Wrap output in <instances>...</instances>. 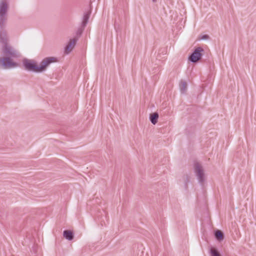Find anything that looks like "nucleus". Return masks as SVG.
Instances as JSON below:
<instances>
[{"label": "nucleus", "mask_w": 256, "mask_h": 256, "mask_svg": "<svg viewBox=\"0 0 256 256\" xmlns=\"http://www.w3.org/2000/svg\"><path fill=\"white\" fill-rule=\"evenodd\" d=\"M2 53L4 56L0 57V66L4 69H10L18 66V64L15 62L20 57L18 50L10 44L2 46Z\"/></svg>", "instance_id": "f257e3e1"}, {"label": "nucleus", "mask_w": 256, "mask_h": 256, "mask_svg": "<svg viewBox=\"0 0 256 256\" xmlns=\"http://www.w3.org/2000/svg\"><path fill=\"white\" fill-rule=\"evenodd\" d=\"M194 172L199 183L202 185L206 180V174L202 166L199 162L194 164Z\"/></svg>", "instance_id": "f03ea898"}, {"label": "nucleus", "mask_w": 256, "mask_h": 256, "mask_svg": "<svg viewBox=\"0 0 256 256\" xmlns=\"http://www.w3.org/2000/svg\"><path fill=\"white\" fill-rule=\"evenodd\" d=\"M8 6L4 0L0 2V26L2 28L7 19Z\"/></svg>", "instance_id": "7ed1b4c3"}, {"label": "nucleus", "mask_w": 256, "mask_h": 256, "mask_svg": "<svg viewBox=\"0 0 256 256\" xmlns=\"http://www.w3.org/2000/svg\"><path fill=\"white\" fill-rule=\"evenodd\" d=\"M22 64L25 70L36 72H39L38 66L36 65L32 60L24 59Z\"/></svg>", "instance_id": "20e7f679"}, {"label": "nucleus", "mask_w": 256, "mask_h": 256, "mask_svg": "<svg viewBox=\"0 0 256 256\" xmlns=\"http://www.w3.org/2000/svg\"><path fill=\"white\" fill-rule=\"evenodd\" d=\"M58 59L54 57H48L42 60L38 66L39 72L44 71L50 64L56 62Z\"/></svg>", "instance_id": "39448f33"}, {"label": "nucleus", "mask_w": 256, "mask_h": 256, "mask_svg": "<svg viewBox=\"0 0 256 256\" xmlns=\"http://www.w3.org/2000/svg\"><path fill=\"white\" fill-rule=\"evenodd\" d=\"M203 50H204L202 48H197L190 55L189 58V60L192 62H198L202 56L201 52Z\"/></svg>", "instance_id": "423d86ee"}, {"label": "nucleus", "mask_w": 256, "mask_h": 256, "mask_svg": "<svg viewBox=\"0 0 256 256\" xmlns=\"http://www.w3.org/2000/svg\"><path fill=\"white\" fill-rule=\"evenodd\" d=\"M78 40L77 38H74L73 39H70L69 42L66 46L65 48V53L66 54H69L73 49L75 44Z\"/></svg>", "instance_id": "0eeeda50"}, {"label": "nucleus", "mask_w": 256, "mask_h": 256, "mask_svg": "<svg viewBox=\"0 0 256 256\" xmlns=\"http://www.w3.org/2000/svg\"><path fill=\"white\" fill-rule=\"evenodd\" d=\"M8 38L6 32L5 30H2L0 32V42L2 46L9 44L8 43Z\"/></svg>", "instance_id": "6e6552de"}, {"label": "nucleus", "mask_w": 256, "mask_h": 256, "mask_svg": "<svg viewBox=\"0 0 256 256\" xmlns=\"http://www.w3.org/2000/svg\"><path fill=\"white\" fill-rule=\"evenodd\" d=\"M209 252L210 256H222L218 249L213 246H210Z\"/></svg>", "instance_id": "1a4fd4ad"}, {"label": "nucleus", "mask_w": 256, "mask_h": 256, "mask_svg": "<svg viewBox=\"0 0 256 256\" xmlns=\"http://www.w3.org/2000/svg\"><path fill=\"white\" fill-rule=\"evenodd\" d=\"M64 236L67 240H71L74 238L72 232L68 230H66L64 232Z\"/></svg>", "instance_id": "9d476101"}, {"label": "nucleus", "mask_w": 256, "mask_h": 256, "mask_svg": "<svg viewBox=\"0 0 256 256\" xmlns=\"http://www.w3.org/2000/svg\"><path fill=\"white\" fill-rule=\"evenodd\" d=\"M214 236L218 241H220L222 240L224 234L220 230H216L214 232Z\"/></svg>", "instance_id": "9b49d317"}, {"label": "nucleus", "mask_w": 256, "mask_h": 256, "mask_svg": "<svg viewBox=\"0 0 256 256\" xmlns=\"http://www.w3.org/2000/svg\"><path fill=\"white\" fill-rule=\"evenodd\" d=\"M180 88L182 93H184L187 89L186 82L182 80L180 84Z\"/></svg>", "instance_id": "f8f14e48"}, {"label": "nucleus", "mask_w": 256, "mask_h": 256, "mask_svg": "<svg viewBox=\"0 0 256 256\" xmlns=\"http://www.w3.org/2000/svg\"><path fill=\"white\" fill-rule=\"evenodd\" d=\"M158 118V114L155 112L150 115V120L151 122L155 124L157 122V120Z\"/></svg>", "instance_id": "ddd939ff"}, {"label": "nucleus", "mask_w": 256, "mask_h": 256, "mask_svg": "<svg viewBox=\"0 0 256 256\" xmlns=\"http://www.w3.org/2000/svg\"><path fill=\"white\" fill-rule=\"evenodd\" d=\"M88 17H89V16H88V14H86L84 16V21H83V24L84 26H85L87 24L88 19Z\"/></svg>", "instance_id": "4468645a"}, {"label": "nucleus", "mask_w": 256, "mask_h": 256, "mask_svg": "<svg viewBox=\"0 0 256 256\" xmlns=\"http://www.w3.org/2000/svg\"><path fill=\"white\" fill-rule=\"evenodd\" d=\"M208 38V35H204L202 36V40H205V39H206Z\"/></svg>", "instance_id": "2eb2a0df"}, {"label": "nucleus", "mask_w": 256, "mask_h": 256, "mask_svg": "<svg viewBox=\"0 0 256 256\" xmlns=\"http://www.w3.org/2000/svg\"><path fill=\"white\" fill-rule=\"evenodd\" d=\"M153 2H156V0H152Z\"/></svg>", "instance_id": "dca6fc26"}]
</instances>
